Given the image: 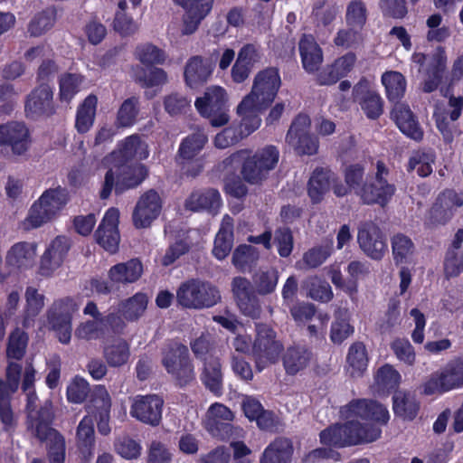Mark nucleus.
Here are the masks:
<instances>
[{"instance_id": "7", "label": "nucleus", "mask_w": 463, "mask_h": 463, "mask_svg": "<svg viewBox=\"0 0 463 463\" xmlns=\"http://www.w3.org/2000/svg\"><path fill=\"white\" fill-rule=\"evenodd\" d=\"M79 307L70 297L55 300L46 311L47 326L55 333L59 342L68 345L71 338V320Z\"/></svg>"}, {"instance_id": "51", "label": "nucleus", "mask_w": 463, "mask_h": 463, "mask_svg": "<svg viewBox=\"0 0 463 463\" xmlns=\"http://www.w3.org/2000/svg\"><path fill=\"white\" fill-rule=\"evenodd\" d=\"M110 409L111 398L108 390L103 385H98L93 392L89 404L86 406L89 416L110 413Z\"/></svg>"}, {"instance_id": "19", "label": "nucleus", "mask_w": 463, "mask_h": 463, "mask_svg": "<svg viewBox=\"0 0 463 463\" xmlns=\"http://www.w3.org/2000/svg\"><path fill=\"white\" fill-rule=\"evenodd\" d=\"M70 246L69 239L65 236L54 238L41 258L39 273L50 277L63 263Z\"/></svg>"}, {"instance_id": "58", "label": "nucleus", "mask_w": 463, "mask_h": 463, "mask_svg": "<svg viewBox=\"0 0 463 463\" xmlns=\"http://www.w3.org/2000/svg\"><path fill=\"white\" fill-rule=\"evenodd\" d=\"M347 363L353 368L352 374H361L366 369L368 359L365 346L362 343H354L351 345Z\"/></svg>"}, {"instance_id": "24", "label": "nucleus", "mask_w": 463, "mask_h": 463, "mask_svg": "<svg viewBox=\"0 0 463 463\" xmlns=\"http://www.w3.org/2000/svg\"><path fill=\"white\" fill-rule=\"evenodd\" d=\"M25 111L32 118L50 116L54 112L52 91L47 84L39 85L28 95Z\"/></svg>"}, {"instance_id": "30", "label": "nucleus", "mask_w": 463, "mask_h": 463, "mask_svg": "<svg viewBox=\"0 0 463 463\" xmlns=\"http://www.w3.org/2000/svg\"><path fill=\"white\" fill-rule=\"evenodd\" d=\"M143 266L137 259H132L112 266L108 276L112 284H128L137 281L142 275Z\"/></svg>"}, {"instance_id": "26", "label": "nucleus", "mask_w": 463, "mask_h": 463, "mask_svg": "<svg viewBox=\"0 0 463 463\" xmlns=\"http://www.w3.org/2000/svg\"><path fill=\"white\" fill-rule=\"evenodd\" d=\"M37 396L33 392H27V429L32 433L36 430L52 424L53 412L52 410V402L46 401L43 406L38 408Z\"/></svg>"}, {"instance_id": "11", "label": "nucleus", "mask_w": 463, "mask_h": 463, "mask_svg": "<svg viewBox=\"0 0 463 463\" xmlns=\"http://www.w3.org/2000/svg\"><path fill=\"white\" fill-rule=\"evenodd\" d=\"M225 103L224 90L213 86L206 90L203 97L196 99L195 107L202 116L209 118L213 127L218 128L226 125L230 120Z\"/></svg>"}, {"instance_id": "32", "label": "nucleus", "mask_w": 463, "mask_h": 463, "mask_svg": "<svg viewBox=\"0 0 463 463\" xmlns=\"http://www.w3.org/2000/svg\"><path fill=\"white\" fill-rule=\"evenodd\" d=\"M213 71L212 64L201 56H194L187 61L184 79L191 88H196L207 81Z\"/></svg>"}, {"instance_id": "6", "label": "nucleus", "mask_w": 463, "mask_h": 463, "mask_svg": "<svg viewBox=\"0 0 463 463\" xmlns=\"http://www.w3.org/2000/svg\"><path fill=\"white\" fill-rule=\"evenodd\" d=\"M162 364L180 386H184L194 379L189 350L182 344H171L163 349Z\"/></svg>"}, {"instance_id": "64", "label": "nucleus", "mask_w": 463, "mask_h": 463, "mask_svg": "<svg viewBox=\"0 0 463 463\" xmlns=\"http://www.w3.org/2000/svg\"><path fill=\"white\" fill-rule=\"evenodd\" d=\"M400 378L399 373L392 366L385 364L377 371L375 381L383 390H391L399 384Z\"/></svg>"}, {"instance_id": "37", "label": "nucleus", "mask_w": 463, "mask_h": 463, "mask_svg": "<svg viewBox=\"0 0 463 463\" xmlns=\"http://www.w3.org/2000/svg\"><path fill=\"white\" fill-rule=\"evenodd\" d=\"M69 200V192L67 189L61 186L47 189L38 199L40 204L48 210V212L54 219L65 207Z\"/></svg>"}, {"instance_id": "57", "label": "nucleus", "mask_w": 463, "mask_h": 463, "mask_svg": "<svg viewBox=\"0 0 463 463\" xmlns=\"http://www.w3.org/2000/svg\"><path fill=\"white\" fill-rule=\"evenodd\" d=\"M137 58L146 65L162 64L165 61V53L158 47L145 43L137 47Z\"/></svg>"}, {"instance_id": "48", "label": "nucleus", "mask_w": 463, "mask_h": 463, "mask_svg": "<svg viewBox=\"0 0 463 463\" xmlns=\"http://www.w3.org/2000/svg\"><path fill=\"white\" fill-rule=\"evenodd\" d=\"M35 255V249L28 242H18L14 244L6 255V263L13 269L25 266Z\"/></svg>"}, {"instance_id": "52", "label": "nucleus", "mask_w": 463, "mask_h": 463, "mask_svg": "<svg viewBox=\"0 0 463 463\" xmlns=\"http://www.w3.org/2000/svg\"><path fill=\"white\" fill-rule=\"evenodd\" d=\"M27 344V334L20 328H15L8 337L6 346L7 360H21L25 354Z\"/></svg>"}, {"instance_id": "13", "label": "nucleus", "mask_w": 463, "mask_h": 463, "mask_svg": "<svg viewBox=\"0 0 463 463\" xmlns=\"http://www.w3.org/2000/svg\"><path fill=\"white\" fill-rule=\"evenodd\" d=\"M231 287L241 312L251 318H258L261 313V307L251 282L247 278L238 276L232 279Z\"/></svg>"}, {"instance_id": "29", "label": "nucleus", "mask_w": 463, "mask_h": 463, "mask_svg": "<svg viewBox=\"0 0 463 463\" xmlns=\"http://www.w3.org/2000/svg\"><path fill=\"white\" fill-rule=\"evenodd\" d=\"M335 181V174L330 169L316 168L308 181L307 193L314 203H319Z\"/></svg>"}, {"instance_id": "2", "label": "nucleus", "mask_w": 463, "mask_h": 463, "mask_svg": "<svg viewBox=\"0 0 463 463\" xmlns=\"http://www.w3.org/2000/svg\"><path fill=\"white\" fill-rule=\"evenodd\" d=\"M380 436L381 430L378 427L362 424L357 420L332 425L319 435L321 443L338 448L373 442Z\"/></svg>"}, {"instance_id": "18", "label": "nucleus", "mask_w": 463, "mask_h": 463, "mask_svg": "<svg viewBox=\"0 0 463 463\" xmlns=\"http://www.w3.org/2000/svg\"><path fill=\"white\" fill-rule=\"evenodd\" d=\"M463 205V198L453 190L441 193L430 210L429 221L433 225H443L454 215V211Z\"/></svg>"}, {"instance_id": "40", "label": "nucleus", "mask_w": 463, "mask_h": 463, "mask_svg": "<svg viewBox=\"0 0 463 463\" xmlns=\"http://www.w3.org/2000/svg\"><path fill=\"white\" fill-rule=\"evenodd\" d=\"M57 18V12L53 7H48L37 13L27 25V33L31 37H40L51 30Z\"/></svg>"}, {"instance_id": "3", "label": "nucleus", "mask_w": 463, "mask_h": 463, "mask_svg": "<svg viewBox=\"0 0 463 463\" xmlns=\"http://www.w3.org/2000/svg\"><path fill=\"white\" fill-rule=\"evenodd\" d=\"M175 298L183 308L201 310L215 306L222 297L219 288L213 283L191 279L180 284Z\"/></svg>"}, {"instance_id": "47", "label": "nucleus", "mask_w": 463, "mask_h": 463, "mask_svg": "<svg viewBox=\"0 0 463 463\" xmlns=\"http://www.w3.org/2000/svg\"><path fill=\"white\" fill-rule=\"evenodd\" d=\"M54 218L46 210L40 202L35 201L28 211L26 218L21 222L20 227L24 231H31L40 228L44 224L52 222Z\"/></svg>"}, {"instance_id": "8", "label": "nucleus", "mask_w": 463, "mask_h": 463, "mask_svg": "<svg viewBox=\"0 0 463 463\" xmlns=\"http://www.w3.org/2000/svg\"><path fill=\"white\" fill-rule=\"evenodd\" d=\"M279 158V150L273 146L258 150L253 156H248L242 164L241 175L243 180L251 184L262 183L276 167Z\"/></svg>"}, {"instance_id": "17", "label": "nucleus", "mask_w": 463, "mask_h": 463, "mask_svg": "<svg viewBox=\"0 0 463 463\" xmlns=\"http://www.w3.org/2000/svg\"><path fill=\"white\" fill-rule=\"evenodd\" d=\"M341 413L345 418L359 417L382 424H386L389 420V412L385 407L375 401L365 399L352 401L342 408Z\"/></svg>"}, {"instance_id": "1", "label": "nucleus", "mask_w": 463, "mask_h": 463, "mask_svg": "<svg viewBox=\"0 0 463 463\" xmlns=\"http://www.w3.org/2000/svg\"><path fill=\"white\" fill-rule=\"evenodd\" d=\"M280 85L278 69L270 67L257 73L250 92L237 107V114L241 117V134L248 136L260 127V114L274 101Z\"/></svg>"}, {"instance_id": "38", "label": "nucleus", "mask_w": 463, "mask_h": 463, "mask_svg": "<svg viewBox=\"0 0 463 463\" xmlns=\"http://www.w3.org/2000/svg\"><path fill=\"white\" fill-rule=\"evenodd\" d=\"M148 298L144 293H137L118 304V312L128 322L137 321L147 307Z\"/></svg>"}, {"instance_id": "59", "label": "nucleus", "mask_w": 463, "mask_h": 463, "mask_svg": "<svg viewBox=\"0 0 463 463\" xmlns=\"http://www.w3.org/2000/svg\"><path fill=\"white\" fill-rule=\"evenodd\" d=\"M147 174V168L142 164L127 166L123 170L122 185L125 189L134 188L146 179Z\"/></svg>"}, {"instance_id": "20", "label": "nucleus", "mask_w": 463, "mask_h": 463, "mask_svg": "<svg viewBox=\"0 0 463 463\" xmlns=\"http://www.w3.org/2000/svg\"><path fill=\"white\" fill-rule=\"evenodd\" d=\"M353 97L368 118L376 119L383 114V101L378 93L370 90L367 80L362 79L354 85Z\"/></svg>"}, {"instance_id": "46", "label": "nucleus", "mask_w": 463, "mask_h": 463, "mask_svg": "<svg viewBox=\"0 0 463 463\" xmlns=\"http://www.w3.org/2000/svg\"><path fill=\"white\" fill-rule=\"evenodd\" d=\"M207 135L202 129H197L183 140L178 155L182 159L191 160L196 156L207 143Z\"/></svg>"}, {"instance_id": "9", "label": "nucleus", "mask_w": 463, "mask_h": 463, "mask_svg": "<svg viewBox=\"0 0 463 463\" xmlns=\"http://www.w3.org/2000/svg\"><path fill=\"white\" fill-rule=\"evenodd\" d=\"M388 175L389 169L383 161H377L374 176L356 191L364 203H377L381 206L388 203L395 193L394 184L387 180Z\"/></svg>"}, {"instance_id": "10", "label": "nucleus", "mask_w": 463, "mask_h": 463, "mask_svg": "<svg viewBox=\"0 0 463 463\" xmlns=\"http://www.w3.org/2000/svg\"><path fill=\"white\" fill-rule=\"evenodd\" d=\"M233 420V412L225 405L216 402L206 411L203 425L213 438L225 440L241 436L242 429L234 427L232 424Z\"/></svg>"}, {"instance_id": "54", "label": "nucleus", "mask_w": 463, "mask_h": 463, "mask_svg": "<svg viewBox=\"0 0 463 463\" xmlns=\"http://www.w3.org/2000/svg\"><path fill=\"white\" fill-rule=\"evenodd\" d=\"M382 82L385 87L390 100L402 98L405 92L406 81L403 75L397 71H387L382 76Z\"/></svg>"}, {"instance_id": "50", "label": "nucleus", "mask_w": 463, "mask_h": 463, "mask_svg": "<svg viewBox=\"0 0 463 463\" xmlns=\"http://www.w3.org/2000/svg\"><path fill=\"white\" fill-rule=\"evenodd\" d=\"M44 296L40 294L33 287H28L25 290L26 307L24 310V326H29L31 321L37 317L44 307Z\"/></svg>"}, {"instance_id": "21", "label": "nucleus", "mask_w": 463, "mask_h": 463, "mask_svg": "<svg viewBox=\"0 0 463 463\" xmlns=\"http://www.w3.org/2000/svg\"><path fill=\"white\" fill-rule=\"evenodd\" d=\"M118 217L119 212L118 209L110 208L108 210L95 233L97 242L111 253H115L118 249Z\"/></svg>"}, {"instance_id": "4", "label": "nucleus", "mask_w": 463, "mask_h": 463, "mask_svg": "<svg viewBox=\"0 0 463 463\" xmlns=\"http://www.w3.org/2000/svg\"><path fill=\"white\" fill-rule=\"evenodd\" d=\"M283 351L282 343L277 338V333L266 324L256 325V335L251 354L259 372L276 364Z\"/></svg>"}, {"instance_id": "41", "label": "nucleus", "mask_w": 463, "mask_h": 463, "mask_svg": "<svg viewBox=\"0 0 463 463\" xmlns=\"http://www.w3.org/2000/svg\"><path fill=\"white\" fill-rule=\"evenodd\" d=\"M148 156L147 146L138 136L128 137L118 152H114L112 156L120 158L124 163L132 158L146 159Z\"/></svg>"}, {"instance_id": "53", "label": "nucleus", "mask_w": 463, "mask_h": 463, "mask_svg": "<svg viewBox=\"0 0 463 463\" xmlns=\"http://www.w3.org/2000/svg\"><path fill=\"white\" fill-rule=\"evenodd\" d=\"M279 274L277 269L260 270L253 277V283L259 295L266 296L276 289Z\"/></svg>"}, {"instance_id": "39", "label": "nucleus", "mask_w": 463, "mask_h": 463, "mask_svg": "<svg viewBox=\"0 0 463 463\" xmlns=\"http://www.w3.org/2000/svg\"><path fill=\"white\" fill-rule=\"evenodd\" d=\"M311 360V353L304 346H292L287 349L283 356V364L287 373L294 375L305 369Z\"/></svg>"}, {"instance_id": "27", "label": "nucleus", "mask_w": 463, "mask_h": 463, "mask_svg": "<svg viewBox=\"0 0 463 463\" xmlns=\"http://www.w3.org/2000/svg\"><path fill=\"white\" fill-rule=\"evenodd\" d=\"M298 50L304 70L313 74L321 67L323 51L311 34H303L298 43Z\"/></svg>"}, {"instance_id": "16", "label": "nucleus", "mask_w": 463, "mask_h": 463, "mask_svg": "<svg viewBox=\"0 0 463 463\" xmlns=\"http://www.w3.org/2000/svg\"><path fill=\"white\" fill-rule=\"evenodd\" d=\"M163 405L164 401L158 395L137 396L130 414L145 424L157 426L161 422Z\"/></svg>"}, {"instance_id": "61", "label": "nucleus", "mask_w": 463, "mask_h": 463, "mask_svg": "<svg viewBox=\"0 0 463 463\" xmlns=\"http://www.w3.org/2000/svg\"><path fill=\"white\" fill-rule=\"evenodd\" d=\"M447 71V54L445 48L438 46L429 54L426 73H432L443 77Z\"/></svg>"}, {"instance_id": "44", "label": "nucleus", "mask_w": 463, "mask_h": 463, "mask_svg": "<svg viewBox=\"0 0 463 463\" xmlns=\"http://www.w3.org/2000/svg\"><path fill=\"white\" fill-rule=\"evenodd\" d=\"M333 251V241L324 240L320 244L309 249L303 254L302 262L307 269H316L321 266Z\"/></svg>"}, {"instance_id": "34", "label": "nucleus", "mask_w": 463, "mask_h": 463, "mask_svg": "<svg viewBox=\"0 0 463 463\" xmlns=\"http://www.w3.org/2000/svg\"><path fill=\"white\" fill-rule=\"evenodd\" d=\"M76 445L85 459L92 456L95 447V430L91 416H85L80 421L76 430Z\"/></svg>"}, {"instance_id": "31", "label": "nucleus", "mask_w": 463, "mask_h": 463, "mask_svg": "<svg viewBox=\"0 0 463 463\" xmlns=\"http://www.w3.org/2000/svg\"><path fill=\"white\" fill-rule=\"evenodd\" d=\"M293 444L287 438H277L263 451L260 463H290Z\"/></svg>"}, {"instance_id": "22", "label": "nucleus", "mask_w": 463, "mask_h": 463, "mask_svg": "<svg viewBox=\"0 0 463 463\" xmlns=\"http://www.w3.org/2000/svg\"><path fill=\"white\" fill-rule=\"evenodd\" d=\"M31 434L46 444L47 458L50 463H64L65 439L58 430L52 428L51 424H47Z\"/></svg>"}, {"instance_id": "36", "label": "nucleus", "mask_w": 463, "mask_h": 463, "mask_svg": "<svg viewBox=\"0 0 463 463\" xmlns=\"http://www.w3.org/2000/svg\"><path fill=\"white\" fill-rule=\"evenodd\" d=\"M202 381L205 387L213 393L219 395L222 390V365L218 358L209 357L205 359Z\"/></svg>"}, {"instance_id": "12", "label": "nucleus", "mask_w": 463, "mask_h": 463, "mask_svg": "<svg viewBox=\"0 0 463 463\" xmlns=\"http://www.w3.org/2000/svg\"><path fill=\"white\" fill-rule=\"evenodd\" d=\"M286 142L298 155L312 156L317 153L319 142L310 134V118L300 114L293 120L286 136Z\"/></svg>"}, {"instance_id": "25", "label": "nucleus", "mask_w": 463, "mask_h": 463, "mask_svg": "<svg viewBox=\"0 0 463 463\" xmlns=\"http://www.w3.org/2000/svg\"><path fill=\"white\" fill-rule=\"evenodd\" d=\"M356 56L354 52H347L337 58L335 61L326 66L317 75V82L319 85H332L340 79L345 77L354 68Z\"/></svg>"}, {"instance_id": "43", "label": "nucleus", "mask_w": 463, "mask_h": 463, "mask_svg": "<svg viewBox=\"0 0 463 463\" xmlns=\"http://www.w3.org/2000/svg\"><path fill=\"white\" fill-rule=\"evenodd\" d=\"M392 400L393 411L397 416L404 420H412L416 417L419 404L414 395L400 391L395 392Z\"/></svg>"}, {"instance_id": "60", "label": "nucleus", "mask_w": 463, "mask_h": 463, "mask_svg": "<svg viewBox=\"0 0 463 463\" xmlns=\"http://www.w3.org/2000/svg\"><path fill=\"white\" fill-rule=\"evenodd\" d=\"M345 18L348 25L361 29L366 22V7L364 2L361 0L350 2Z\"/></svg>"}, {"instance_id": "35", "label": "nucleus", "mask_w": 463, "mask_h": 463, "mask_svg": "<svg viewBox=\"0 0 463 463\" xmlns=\"http://www.w3.org/2000/svg\"><path fill=\"white\" fill-rule=\"evenodd\" d=\"M129 356L130 346L124 338H115L104 346L103 357L111 367H119L126 364Z\"/></svg>"}, {"instance_id": "49", "label": "nucleus", "mask_w": 463, "mask_h": 463, "mask_svg": "<svg viewBox=\"0 0 463 463\" xmlns=\"http://www.w3.org/2000/svg\"><path fill=\"white\" fill-rule=\"evenodd\" d=\"M97 102V97L90 95L80 107L76 118V128L79 132L85 133L92 126L96 114Z\"/></svg>"}, {"instance_id": "5", "label": "nucleus", "mask_w": 463, "mask_h": 463, "mask_svg": "<svg viewBox=\"0 0 463 463\" xmlns=\"http://www.w3.org/2000/svg\"><path fill=\"white\" fill-rule=\"evenodd\" d=\"M426 395L441 394L463 387V353L430 374L423 384Z\"/></svg>"}, {"instance_id": "14", "label": "nucleus", "mask_w": 463, "mask_h": 463, "mask_svg": "<svg viewBox=\"0 0 463 463\" xmlns=\"http://www.w3.org/2000/svg\"><path fill=\"white\" fill-rule=\"evenodd\" d=\"M162 200L158 193L153 189L143 194L138 199L132 214L136 228H146L160 214Z\"/></svg>"}, {"instance_id": "45", "label": "nucleus", "mask_w": 463, "mask_h": 463, "mask_svg": "<svg viewBox=\"0 0 463 463\" xmlns=\"http://www.w3.org/2000/svg\"><path fill=\"white\" fill-rule=\"evenodd\" d=\"M350 315L347 308L339 307L335 313V321L331 326L330 338L335 344H341L353 334V326L349 324Z\"/></svg>"}, {"instance_id": "63", "label": "nucleus", "mask_w": 463, "mask_h": 463, "mask_svg": "<svg viewBox=\"0 0 463 463\" xmlns=\"http://www.w3.org/2000/svg\"><path fill=\"white\" fill-rule=\"evenodd\" d=\"M274 243L278 248L279 256L288 257L293 250L294 239L292 232L288 227H281L275 231Z\"/></svg>"}, {"instance_id": "28", "label": "nucleus", "mask_w": 463, "mask_h": 463, "mask_svg": "<svg viewBox=\"0 0 463 463\" xmlns=\"http://www.w3.org/2000/svg\"><path fill=\"white\" fill-rule=\"evenodd\" d=\"M392 117L400 130L407 137L416 141L422 139L423 131L407 105L396 103L392 110Z\"/></svg>"}, {"instance_id": "56", "label": "nucleus", "mask_w": 463, "mask_h": 463, "mask_svg": "<svg viewBox=\"0 0 463 463\" xmlns=\"http://www.w3.org/2000/svg\"><path fill=\"white\" fill-rule=\"evenodd\" d=\"M11 395V393L5 392V387L0 382V421L5 431H10L16 426V419L10 403Z\"/></svg>"}, {"instance_id": "42", "label": "nucleus", "mask_w": 463, "mask_h": 463, "mask_svg": "<svg viewBox=\"0 0 463 463\" xmlns=\"http://www.w3.org/2000/svg\"><path fill=\"white\" fill-rule=\"evenodd\" d=\"M393 260L396 265L409 262L415 251L411 239L402 233H397L391 239Z\"/></svg>"}, {"instance_id": "55", "label": "nucleus", "mask_w": 463, "mask_h": 463, "mask_svg": "<svg viewBox=\"0 0 463 463\" xmlns=\"http://www.w3.org/2000/svg\"><path fill=\"white\" fill-rule=\"evenodd\" d=\"M259 260L257 249L251 245H240L232 254V264L240 270L244 271L250 268Z\"/></svg>"}, {"instance_id": "62", "label": "nucleus", "mask_w": 463, "mask_h": 463, "mask_svg": "<svg viewBox=\"0 0 463 463\" xmlns=\"http://www.w3.org/2000/svg\"><path fill=\"white\" fill-rule=\"evenodd\" d=\"M89 393V383L79 376H76L67 387V398L72 403H82Z\"/></svg>"}, {"instance_id": "33", "label": "nucleus", "mask_w": 463, "mask_h": 463, "mask_svg": "<svg viewBox=\"0 0 463 463\" xmlns=\"http://www.w3.org/2000/svg\"><path fill=\"white\" fill-rule=\"evenodd\" d=\"M220 205V194L215 189L194 192L185 201L186 209L194 212L207 210L212 213H215Z\"/></svg>"}, {"instance_id": "23", "label": "nucleus", "mask_w": 463, "mask_h": 463, "mask_svg": "<svg viewBox=\"0 0 463 463\" xmlns=\"http://www.w3.org/2000/svg\"><path fill=\"white\" fill-rule=\"evenodd\" d=\"M29 143V131L24 123L13 121L0 126V146H10L14 154L25 153Z\"/></svg>"}, {"instance_id": "15", "label": "nucleus", "mask_w": 463, "mask_h": 463, "mask_svg": "<svg viewBox=\"0 0 463 463\" xmlns=\"http://www.w3.org/2000/svg\"><path fill=\"white\" fill-rule=\"evenodd\" d=\"M357 241L362 250L371 259L381 260L386 243L380 228L373 222H362L358 228Z\"/></svg>"}]
</instances>
